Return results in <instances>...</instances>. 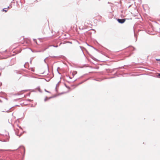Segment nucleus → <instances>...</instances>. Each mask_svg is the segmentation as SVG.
Listing matches in <instances>:
<instances>
[{"label":"nucleus","instance_id":"obj_1","mask_svg":"<svg viewBox=\"0 0 160 160\" xmlns=\"http://www.w3.org/2000/svg\"><path fill=\"white\" fill-rule=\"evenodd\" d=\"M125 20H126L125 19H118L117 20L119 23H122L125 22Z\"/></svg>","mask_w":160,"mask_h":160},{"label":"nucleus","instance_id":"obj_2","mask_svg":"<svg viewBox=\"0 0 160 160\" xmlns=\"http://www.w3.org/2000/svg\"><path fill=\"white\" fill-rule=\"evenodd\" d=\"M8 8H5L4 9H3V10H2V11H5V12H7V11H8Z\"/></svg>","mask_w":160,"mask_h":160},{"label":"nucleus","instance_id":"obj_3","mask_svg":"<svg viewBox=\"0 0 160 160\" xmlns=\"http://www.w3.org/2000/svg\"><path fill=\"white\" fill-rule=\"evenodd\" d=\"M12 8V7H10V6H8V8H8V9H9L10 8Z\"/></svg>","mask_w":160,"mask_h":160},{"label":"nucleus","instance_id":"obj_4","mask_svg":"<svg viewBox=\"0 0 160 160\" xmlns=\"http://www.w3.org/2000/svg\"><path fill=\"white\" fill-rule=\"evenodd\" d=\"M158 76L160 77V73L158 74Z\"/></svg>","mask_w":160,"mask_h":160},{"label":"nucleus","instance_id":"obj_5","mask_svg":"<svg viewBox=\"0 0 160 160\" xmlns=\"http://www.w3.org/2000/svg\"><path fill=\"white\" fill-rule=\"evenodd\" d=\"M156 60H157V61H160V60H159V59H156Z\"/></svg>","mask_w":160,"mask_h":160},{"label":"nucleus","instance_id":"obj_6","mask_svg":"<svg viewBox=\"0 0 160 160\" xmlns=\"http://www.w3.org/2000/svg\"><path fill=\"white\" fill-rule=\"evenodd\" d=\"M28 101H30L31 100H29V99H28Z\"/></svg>","mask_w":160,"mask_h":160}]
</instances>
